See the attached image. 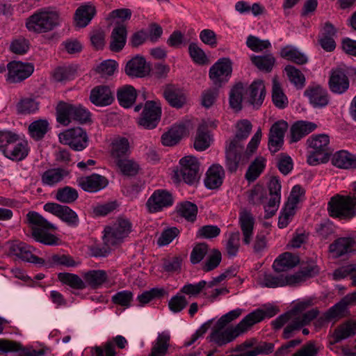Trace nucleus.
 <instances>
[{
	"label": "nucleus",
	"instance_id": "nucleus-1",
	"mask_svg": "<svg viewBox=\"0 0 356 356\" xmlns=\"http://www.w3.org/2000/svg\"><path fill=\"white\" fill-rule=\"evenodd\" d=\"M312 304V299L298 302L290 311L272 321L273 328L279 330L284 325L287 324L284 329L283 337L285 339L292 337L296 331L309 324L318 315L319 312L317 309H312L306 312Z\"/></svg>",
	"mask_w": 356,
	"mask_h": 356
},
{
	"label": "nucleus",
	"instance_id": "nucleus-2",
	"mask_svg": "<svg viewBox=\"0 0 356 356\" xmlns=\"http://www.w3.org/2000/svg\"><path fill=\"white\" fill-rule=\"evenodd\" d=\"M261 131L259 129L248 144L246 151L242 154L243 149L227 144L226 146V166L231 172H236L238 165L245 164L249 158L256 151L260 143Z\"/></svg>",
	"mask_w": 356,
	"mask_h": 356
},
{
	"label": "nucleus",
	"instance_id": "nucleus-3",
	"mask_svg": "<svg viewBox=\"0 0 356 356\" xmlns=\"http://www.w3.org/2000/svg\"><path fill=\"white\" fill-rule=\"evenodd\" d=\"M330 216L341 219H351L356 216V197L337 194L327 203Z\"/></svg>",
	"mask_w": 356,
	"mask_h": 356
},
{
	"label": "nucleus",
	"instance_id": "nucleus-4",
	"mask_svg": "<svg viewBox=\"0 0 356 356\" xmlns=\"http://www.w3.org/2000/svg\"><path fill=\"white\" fill-rule=\"evenodd\" d=\"M58 16L48 8H41L27 18L26 26L29 31L47 33L58 24Z\"/></svg>",
	"mask_w": 356,
	"mask_h": 356
},
{
	"label": "nucleus",
	"instance_id": "nucleus-5",
	"mask_svg": "<svg viewBox=\"0 0 356 356\" xmlns=\"http://www.w3.org/2000/svg\"><path fill=\"white\" fill-rule=\"evenodd\" d=\"M57 120L68 125L72 120L84 123L90 120V112L81 105H72L60 102L56 106Z\"/></svg>",
	"mask_w": 356,
	"mask_h": 356
},
{
	"label": "nucleus",
	"instance_id": "nucleus-6",
	"mask_svg": "<svg viewBox=\"0 0 356 356\" xmlns=\"http://www.w3.org/2000/svg\"><path fill=\"white\" fill-rule=\"evenodd\" d=\"M174 172L177 181L183 180L187 184H195L200 176V163L195 156H184L179 161V168Z\"/></svg>",
	"mask_w": 356,
	"mask_h": 356
},
{
	"label": "nucleus",
	"instance_id": "nucleus-7",
	"mask_svg": "<svg viewBox=\"0 0 356 356\" xmlns=\"http://www.w3.org/2000/svg\"><path fill=\"white\" fill-rule=\"evenodd\" d=\"M131 222L123 218H119L112 225L104 229V243L107 247L120 243L131 232Z\"/></svg>",
	"mask_w": 356,
	"mask_h": 356
},
{
	"label": "nucleus",
	"instance_id": "nucleus-8",
	"mask_svg": "<svg viewBox=\"0 0 356 356\" xmlns=\"http://www.w3.org/2000/svg\"><path fill=\"white\" fill-rule=\"evenodd\" d=\"M224 327L217 323V327L212 330L209 337V341L218 346H222L248 330L243 319L235 327Z\"/></svg>",
	"mask_w": 356,
	"mask_h": 356
},
{
	"label": "nucleus",
	"instance_id": "nucleus-9",
	"mask_svg": "<svg viewBox=\"0 0 356 356\" xmlns=\"http://www.w3.org/2000/svg\"><path fill=\"white\" fill-rule=\"evenodd\" d=\"M59 141L75 151H81L88 145V136L81 127L67 129L58 135Z\"/></svg>",
	"mask_w": 356,
	"mask_h": 356
},
{
	"label": "nucleus",
	"instance_id": "nucleus-10",
	"mask_svg": "<svg viewBox=\"0 0 356 356\" xmlns=\"http://www.w3.org/2000/svg\"><path fill=\"white\" fill-rule=\"evenodd\" d=\"M232 71V62L229 58H220L209 70V78L216 87H221L228 81Z\"/></svg>",
	"mask_w": 356,
	"mask_h": 356
},
{
	"label": "nucleus",
	"instance_id": "nucleus-11",
	"mask_svg": "<svg viewBox=\"0 0 356 356\" xmlns=\"http://www.w3.org/2000/svg\"><path fill=\"white\" fill-rule=\"evenodd\" d=\"M6 81L9 83H18L29 77L34 71L31 63L21 61H11L7 65Z\"/></svg>",
	"mask_w": 356,
	"mask_h": 356
},
{
	"label": "nucleus",
	"instance_id": "nucleus-12",
	"mask_svg": "<svg viewBox=\"0 0 356 356\" xmlns=\"http://www.w3.org/2000/svg\"><path fill=\"white\" fill-rule=\"evenodd\" d=\"M161 108L160 104L154 101H147L144 107L138 124L145 129H154L156 127L161 117Z\"/></svg>",
	"mask_w": 356,
	"mask_h": 356
},
{
	"label": "nucleus",
	"instance_id": "nucleus-13",
	"mask_svg": "<svg viewBox=\"0 0 356 356\" xmlns=\"http://www.w3.org/2000/svg\"><path fill=\"white\" fill-rule=\"evenodd\" d=\"M174 200L170 193L165 190H156L146 202L147 210L150 213H156L173 204Z\"/></svg>",
	"mask_w": 356,
	"mask_h": 356
},
{
	"label": "nucleus",
	"instance_id": "nucleus-14",
	"mask_svg": "<svg viewBox=\"0 0 356 356\" xmlns=\"http://www.w3.org/2000/svg\"><path fill=\"white\" fill-rule=\"evenodd\" d=\"M44 209L56 216L70 226L76 227L79 225V220L76 213L67 206L48 202L44 205Z\"/></svg>",
	"mask_w": 356,
	"mask_h": 356
},
{
	"label": "nucleus",
	"instance_id": "nucleus-15",
	"mask_svg": "<svg viewBox=\"0 0 356 356\" xmlns=\"http://www.w3.org/2000/svg\"><path fill=\"white\" fill-rule=\"evenodd\" d=\"M287 129L288 124L284 120H279L272 125L268 136V148L271 152L275 153L282 148Z\"/></svg>",
	"mask_w": 356,
	"mask_h": 356
},
{
	"label": "nucleus",
	"instance_id": "nucleus-16",
	"mask_svg": "<svg viewBox=\"0 0 356 356\" xmlns=\"http://www.w3.org/2000/svg\"><path fill=\"white\" fill-rule=\"evenodd\" d=\"M35 249L23 242H13L10 245V253L16 257L34 264L40 265L43 263V259L33 254Z\"/></svg>",
	"mask_w": 356,
	"mask_h": 356
},
{
	"label": "nucleus",
	"instance_id": "nucleus-17",
	"mask_svg": "<svg viewBox=\"0 0 356 356\" xmlns=\"http://www.w3.org/2000/svg\"><path fill=\"white\" fill-rule=\"evenodd\" d=\"M131 152V144L129 139L125 136L114 137L110 145V156L113 161L128 157Z\"/></svg>",
	"mask_w": 356,
	"mask_h": 356
},
{
	"label": "nucleus",
	"instance_id": "nucleus-18",
	"mask_svg": "<svg viewBox=\"0 0 356 356\" xmlns=\"http://www.w3.org/2000/svg\"><path fill=\"white\" fill-rule=\"evenodd\" d=\"M128 344L127 340L122 335H117L112 341H108L102 346L92 348V356H117L115 345L120 349H124Z\"/></svg>",
	"mask_w": 356,
	"mask_h": 356
},
{
	"label": "nucleus",
	"instance_id": "nucleus-19",
	"mask_svg": "<svg viewBox=\"0 0 356 356\" xmlns=\"http://www.w3.org/2000/svg\"><path fill=\"white\" fill-rule=\"evenodd\" d=\"M77 184L84 191L95 193L104 188L108 185L106 177L98 174L81 177L77 179Z\"/></svg>",
	"mask_w": 356,
	"mask_h": 356
},
{
	"label": "nucleus",
	"instance_id": "nucleus-20",
	"mask_svg": "<svg viewBox=\"0 0 356 356\" xmlns=\"http://www.w3.org/2000/svg\"><path fill=\"white\" fill-rule=\"evenodd\" d=\"M26 222L32 229L33 236L38 232L56 229V227L35 211H29L26 216Z\"/></svg>",
	"mask_w": 356,
	"mask_h": 356
},
{
	"label": "nucleus",
	"instance_id": "nucleus-21",
	"mask_svg": "<svg viewBox=\"0 0 356 356\" xmlns=\"http://www.w3.org/2000/svg\"><path fill=\"white\" fill-rule=\"evenodd\" d=\"M279 312V309L277 307L273 305L264 306L261 309L254 310L243 320L249 330L254 324L259 323L266 318H272Z\"/></svg>",
	"mask_w": 356,
	"mask_h": 356
},
{
	"label": "nucleus",
	"instance_id": "nucleus-22",
	"mask_svg": "<svg viewBox=\"0 0 356 356\" xmlns=\"http://www.w3.org/2000/svg\"><path fill=\"white\" fill-rule=\"evenodd\" d=\"M163 95L168 103L176 108H182L186 103L185 92L173 85L166 86L163 89Z\"/></svg>",
	"mask_w": 356,
	"mask_h": 356
},
{
	"label": "nucleus",
	"instance_id": "nucleus-23",
	"mask_svg": "<svg viewBox=\"0 0 356 356\" xmlns=\"http://www.w3.org/2000/svg\"><path fill=\"white\" fill-rule=\"evenodd\" d=\"M329 87L332 92L337 94H342L348 90L349 80L343 70L337 68L332 70Z\"/></svg>",
	"mask_w": 356,
	"mask_h": 356
},
{
	"label": "nucleus",
	"instance_id": "nucleus-24",
	"mask_svg": "<svg viewBox=\"0 0 356 356\" xmlns=\"http://www.w3.org/2000/svg\"><path fill=\"white\" fill-rule=\"evenodd\" d=\"M90 100L95 106H106L112 104L114 97L108 86H97L91 90Z\"/></svg>",
	"mask_w": 356,
	"mask_h": 356
},
{
	"label": "nucleus",
	"instance_id": "nucleus-25",
	"mask_svg": "<svg viewBox=\"0 0 356 356\" xmlns=\"http://www.w3.org/2000/svg\"><path fill=\"white\" fill-rule=\"evenodd\" d=\"M316 128L317 124L312 122L305 120L295 122L290 128V143H297Z\"/></svg>",
	"mask_w": 356,
	"mask_h": 356
},
{
	"label": "nucleus",
	"instance_id": "nucleus-26",
	"mask_svg": "<svg viewBox=\"0 0 356 356\" xmlns=\"http://www.w3.org/2000/svg\"><path fill=\"white\" fill-rule=\"evenodd\" d=\"M314 108H322L327 105L329 98L327 90L320 86L308 87L304 92Z\"/></svg>",
	"mask_w": 356,
	"mask_h": 356
},
{
	"label": "nucleus",
	"instance_id": "nucleus-27",
	"mask_svg": "<svg viewBox=\"0 0 356 356\" xmlns=\"http://www.w3.org/2000/svg\"><path fill=\"white\" fill-rule=\"evenodd\" d=\"M248 102L254 108H258L263 104L266 95L264 81L257 80L252 82L246 92Z\"/></svg>",
	"mask_w": 356,
	"mask_h": 356
},
{
	"label": "nucleus",
	"instance_id": "nucleus-28",
	"mask_svg": "<svg viewBox=\"0 0 356 356\" xmlns=\"http://www.w3.org/2000/svg\"><path fill=\"white\" fill-rule=\"evenodd\" d=\"M150 67L144 58L137 56L126 65L125 72L129 76L144 77L149 74Z\"/></svg>",
	"mask_w": 356,
	"mask_h": 356
},
{
	"label": "nucleus",
	"instance_id": "nucleus-29",
	"mask_svg": "<svg viewBox=\"0 0 356 356\" xmlns=\"http://www.w3.org/2000/svg\"><path fill=\"white\" fill-rule=\"evenodd\" d=\"M69 175V170L63 168H49L42 174L41 182L43 186L53 187L61 182Z\"/></svg>",
	"mask_w": 356,
	"mask_h": 356
},
{
	"label": "nucleus",
	"instance_id": "nucleus-30",
	"mask_svg": "<svg viewBox=\"0 0 356 356\" xmlns=\"http://www.w3.org/2000/svg\"><path fill=\"white\" fill-rule=\"evenodd\" d=\"M239 225L243 234V242L245 245H250L253 237L254 218L248 211L240 212Z\"/></svg>",
	"mask_w": 356,
	"mask_h": 356
},
{
	"label": "nucleus",
	"instance_id": "nucleus-31",
	"mask_svg": "<svg viewBox=\"0 0 356 356\" xmlns=\"http://www.w3.org/2000/svg\"><path fill=\"white\" fill-rule=\"evenodd\" d=\"M329 249L335 257H339L356 250V239L352 237L339 238L330 245Z\"/></svg>",
	"mask_w": 356,
	"mask_h": 356
},
{
	"label": "nucleus",
	"instance_id": "nucleus-32",
	"mask_svg": "<svg viewBox=\"0 0 356 356\" xmlns=\"http://www.w3.org/2000/svg\"><path fill=\"white\" fill-rule=\"evenodd\" d=\"M252 128V124L249 120H241L238 121L236 124L235 136L230 140L228 144L243 149L244 142L248 138Z\"/></svg>",
	"mask_w": 356,
	"mask_h": 356
},
{
	"label": "nucleus",
	"instance_id": "nucleus-33",
	"mask_svg": "<svg viewBox=\"0 0 356 356\" xmlns=\"http://www.w3.org/2000/svg\"><path fill=\"white\" fill-rule=\"evenodd\" d=\"M331 163L341 169L356 168V155L346 150H339L332 155Z\"/></svg>",
	"mask_w": 356,
	"mask_h": 356
},
{
	"label": "nucleus",
	"instance_id": "nucleus-34",
	"mask_svg": "<svg viewBox=\"0 0 356 356\" xmlns=\"http://www.w3.org/2000/svg\"><path fill=\"white\" fill-rule=\"evenodd\" d=\"M224 177L222 167L218 164L213 165L207 172L204 185L209 189H216L221 186Z\"/></svg>",
	"mask_w": 356,
	"mask_h": 356
},
{
	"label": "nucleus",
	"instance_id": "nucleus-35",
	"mask_svg": "<svg viewBox=\"0 0 356 356\" xmlns=\"http://www.w3.org/2000/svg\"><path fill=\"white\" fill-rule=\"evenodd\" d=\"M318 273L316 268L305 267L294 274L284 275V286H298Z\"/></svg>",
	"mask_w": 356,
	"mask_h": 356
},
{
	"label": "nucleus",
	"instance_id": "nucleus-36",
	"mask_svg": "<svg viewBox=\"0 0 356 356\" xmlns=\"http://www.w3.org/2000/svg\"><path fill=\"white\" fill-rule=\"evenodd\" d=\"M170 335L168 331L159 333L152 343L151 352L148 356H165L170 347Z\"/></svg>",
	"mask_w": 356,
	"mask_h": 356
},
{
	"label": "nucleus",
	"instance_id": "nucleus-37",
	"mask_svg": "<svg viewBox=\"0 0 356 356\" xmlns=\"http://www.w3.org/2000/svg\"><path fill=\"white\" fill-rule=\"evenodd\" d=\"M127 29L124 25L116 26L111 35L110 49L114 52L121 51L126 44Z\"/></svg>",
	"mask_w": 356,
	"mask_h": 356
},
{
	"label": "nucleus",
	"instance_id": "nucleus-38",
	"mask_svg": "<svg viewBox=\"0 0 356 356\" xmlns=\"http://www.w3.org/2000/svg\"><path fill=\"white\" fill-rule=\"evenodd\" d=\"M95 13V8L91 4H86L79 7L74 16L76 25L81 28L86 26L94 17Z\"/></svg>",
	"mask_w": 356,
	"mask_h": 356
},
{
	"label": "nucleus",
	"instance_id": "nucleus-39",
	"mask_svg": "<svg viewBox=\"0 0 356 356\" xmlns=\"http://www.w3.org/2000/svg\"><path fill=\"white\" fill-rule=\"evenodd\" d=\"M28 152L27 142L22 140L19 136L17 142L9 147L8 150H6L4 156L13 161H22L27 156Z\"/></svg>",
	"mask_w": 356,
	"mask_h": 356
},
{
	"label": "nucleus",
	"instance_id": "nucleus-40",
	"mask_svg": "<svg viewBox=\"0 0 356 356\" xmlns=\"http://www.w3.org/2000/svg\"><path fill=\"white\" fill-rule=\"evenodd\" d=\"M298 261L296 256L290 252H284L274 261L273 268L276 272H284L296 266Z\"/></svg>",
	"mask_w": 356,
	"mask_h": 356
},
{
	"label": "nucleus",
	"instance_id": "nucleus-41",
	"mask_svg": "<svg viewBox=\"0 0 356 356\" xmlns=\"http://www.w3.org/2000/svg\"><path fill=\"white\" fill-rule=\"evenodd\" d=\"M136 90L129 85L120 88L117 92V98L120 106L124 108L131 107L136 101Z\"/></svg>",
	"mask_w": 356,
	"mask_h": 356
},
{
	"label": "nucleus",
	"instance_id": "nucleus-42",
	"mask_svg": "<svg viewBox=\"0 0 356 356\" xmlns=\"http://www.w3.org/2000/svg\"><path fill=\"white\" fill-rule=\"evenodd\" d=\"M184 133L185 127L183 124H175L162 135V144L165 146H173L179 143Z\"/></svg>",
	"mask_w": 356,
	"mask_h": 356
},
{
	"label": "nucleus",
	"instance_id": "nucleus-43",
	"mask_svg": "<svg viewBox=\"0 0 356 356\" xmlns=\"http://www.w3.org/2000/svg\"><path fill=\"white\" fill-rule=\"evenodd\" d=\"M307 142L313 151L328 155L330 138L327 134L313 135L307 139Z\"/></svg>",
	"mask_w": 356,
	"mask_h": 356
},
{
	"label": "nucleus",
	"instance_id": "nucleus-44",
	"mask_svg": "<svg viewBox=\"0 0 356 356\" xmlns=\"http://www.w3.org/2000/svg\"><path fill=\"white\" fill-rule=\"evenodd\" d=\"M280 56L298 65H303L307 63L308 58L302 52L300 51L295 47L288 45L280 50Z\"/></svg>",
	"mask_w": 356,
	"mask_h": 356
},
{
	"label": "nucleus",
	"instance_id": "nucleus-45",
	"mask_svg": "<svg viewBox=\"0 0 356 356\" xmlns=\"http://www.w3.org/2000/svg\"><path fill=\"white\" fill-rule=\"evenodd\" d=\"M40 266H44L47 268H51L54 266H64L66 267H74L76 263L72 257L65 254H53L43 259V263Z\"/></svg>",
	"mask_w": 356,
	"mask_h": 356
},
{
	"label": "nucleus",
	"instance_id": "nucleus-46",
	"mask_svg": "<svg viewBox=\"0 0 356 356\" xmlns=\"http://www.w3.org/2000/svg\"><path fill=\"white\" fill-rule=\"evenodd\" d=\"M121 173L125 176H135L140 170V165L132 159L124 157L114 161Z\"/></svg>",
	"mask_w": 356,
	"mask_h": 356
},
{
	"label": "nucleus",
	"instance_id": "nucleus-47",
	"mask_svg": "<svg viewBox=\"0 0 356 356\" xmlns=\"http://www.w3.org/2000/svg\"><path fill=\"white\" fill-rule=\"evenodd\" d=\"M83 278L86 286L89 285L97 289L106 281L107 274L103 270H93L84 273Z\"/></svg>",
	"mask_w": 356,
	"mask_h": 356
},
{
	"label": "nucleus",
	"instance_id": "nucleus-48",
	"mask_svg": "<svg viewBox=\"0 0 356 356\" xmlns=\"http://www.w3.org/2000/svg\"><path fill=\"white\" fill-rule=\"evenodd\" d=\"M250 60L259 70L270 72L275 63V58L271 54L256 56L252 55Z\"/></svg>",
	"mask_w": 356,
	"mask_h": 356
},
{
	"label": "nucleus",
	"instance_id": "nucleus-49",
	"mask_svg": "<svg viewBox=\"0 0 356 356\" xmlns=\"http://www.w3.org/2000/svg\"><path fill=\"white\" fill-rule=\"evenodd\" d=\"M259 284L263 287L277 288L284 286V275H275L270 273H264L260 275Z\"/></svg>",
	"mask_w": 356,
	"mask_h": 356
},
{
	"label": "nucleus",
	"instance_id": "nucleus-50",
	"mask_svg": "<svg viewBox=\"0 0 356 356\" xmlns=\"http://www.w3.org/2000/svg\"><path fill=\"white\" fill-rule=\"evenodd\" d=\"M58 280L63 284L72 289L81 290L86 288V283L77 275L70 273H60L58 274Z\"/></svg>",
	"mask_w": 356,
	"mask_h": 356
},
{
	"label": "nucleus",
	"instance_id": "nucleus-51",
	"mask_svg": "<svg viewBox=\"0 0 356 356\" xmlns=\"http://www.w3.org/2000/svg\"><path fill=\"white\" fill-rule=\"evenodd\" d=\"M211 143V138L204 126H200L194 140V147L197 151L207 149Z\"/></svg>",
	"mask_w": 356,
	"mask_h": 356
},
{
	"label": "nucleus",
	"instance_id": "nucleus-52",
	"mask_svg": "<svg viewBox=\"0 0 356 356\" xmlns=\"http://www.w3.org/2000/svg\"><path fill=\"white\" fill-rule=\"evenodd\" d=\"M355 334H356V327H355L352 321H347L334 331L333 343H338Z\"/></svg>",
	"mask_w": 356,
	"mask_h": 356
},
{
	"label": "nucleus",
	"instance_id": "nucleus-53",
	"mask_svg": "<svg viewBox=\"0 0 356 356\" xmlns=\"http://www.w3.org/2000/svg\"><path fill=\"white\" fill-rule=\"evenodd\" d=\"M49 126L47 120L40 119L33 122L29 127L31 136L35 140H40L48 131Z\"/></svg>",
	"mask_w": 356,
	"mask_h": 356
},
{
	"label": "nucleus",
	"instance_id": "nucleus-54",
	"mask_svg": "<svg viewBox=\"0 0 356 356\" xmlns=\"http://www.w3.org/2000/svg\"><path fill=\"white\" fill-rule=\"evenodd\" d=\"M289 80L297 89H302L305 85V77L300 70L293 65H289L285 67Z\"/></svg>",
	"mask_w": 356,
	"mask_h": 356
},
{
	"label": "nucleus",
	"instance_id": "nucleus-55",
	"mask_svg": "<svg viewBox=\"0 0 356 356\" xmlns=\"http://www.w3.org/2000/svg\"><path fill=\"white\" fill-rule=\"evenodd\" d=\"M272 100L278 108H284L288 105V99L275 79L273 80Z\"/></svg>",
	"mask_w": 356,
	"mask_h": 356
},
{
	"label": "nucleus",
	"instance_id": "nucleus-56",
	"mask_svg": "<svg viewBox=\"0 0 356 356\" xmlns=\"http://www.w3.org/2000/svg\"><path fill=\"white\" fill-rule=\"evenodd\" d=\"M16 108L19 114L27 115L34 113L39 109V102L33 98H22L17 104Z\"/></svg>",
	"mask_w": 356,
	"mask_h": 356
},
{
	"label": "nucleus",
	"instance_id": "nucleus-57",
	"mask_svg": "<svg viewBox=\"0 0 356 356\" xmlns=\"http://www.w3.org/2000/svg\"><path fill=\"white\" fill-rule=\"evenodd\" d=\"M240 248V234L238 232L229 234L227 239L225 242V248L229 258L235 257Z\"/></svg>",
	"mask_w": 356,
	"mask_h": 356
},
{
	"label": "nucleus",
	"instance_id": "nucleus-58",
	"mask_svg": "<svg viewBox=\"0 0 356 356\" xmlns=\"http://www.w3.org/2000/svg\"><path fill=\"white\" fill-rule=\"evenodd\" d=\"M266 166V160L263 157H257L249 166L245 178L248 181H254L263 172Z\"/></svg>",
	"mask_w": 356,
	"mask_h": 356
},
{
	"label": "nucleus",
	"instance_id": "nucleus-59",
	"mask_svg": "<svg viewBox=\"0 0 356 356\" xmlns=\"http://www.w3.org/2000/svg\"><path fill=\"white\" fill-rule=\"evenodd\" d=\"M178 214L190 222H193L196 219L197 207L190 202H184L177 206Z\"/></svg>",
	"mask_w": 356,
	"mask_h": 356
},
{
	"label": "nucleus",
	"instance_id": "nucleus-60",
	"mask_svg": "<svg viewBox=\"0 0 356 356\" xmlns=\"http://www.w3.org/2000/svg\"><path fill=\"white\" fill-rule=\"evenodd\" d=\"M243 90V85L241 83H238L235 85L230 91L229 104L230 106L236 111L241 109Z\"/></svg>",
	"mask_w": 356,
	"mask_h": 356
},
{
	"label": "nucleus",
	"instance_id": "nucleus-61",
	"mask_svg": "<svg viewBox=\"0 0 356 356\" xmlns=\"http://www.w3.org/2000/svg\"><path fill=\"white\" fill-rule=\"evenodd\" d=\"M78 197L77 191L70 186L59 188L56 194V199L58 201L67 204L74 202L77 200Z\"/></svg>",
	"mask_w": 356,
	"mask_h": 356
},
{
	"label": "nucleus",
	"instance_id": "nucleus-62",
	"mask_svg": "<svg viewBox=\"0 0 356 356\" xmlns=\"http://www.w3.org/2000/svg\"><path fill=\"white\" fill-rule=\"evenodd\" d=\"M188 303V301L186 297L181 292H179L170 299L168 307L172 312L179 313L187 306Z\"/></svg>",
	"mask_w": 356,
	"mask_h": 356
},
{
	"label": "nucleus",
	"instance_id": "nucleus-63",
	"mask_svg": "<svg viewBox=\"0 0 356 356\" xmlns=\"http://www.w3.org/2000/svg\"><path fill=\"white\" fill-rule=\"evenodd\" d=\"M19 136L9 131H0V151L5 154L6 150L17 142Z\"/></svg>",
	"mask_w": 356,
	"mask_h": 356
},
{
	"label": "nucleus",
	"instance_id": "nucleus-64",
	"mask_svg": "<svg viewBox=\"0 0 356 356\" xmlns=\"http://www.w3.org/2000/svg\"><path fill=\"white\" fill-rule=\"evenodd\" d=\"M274 350V344L266 341L260 342L252 350L240 354L239 356H257L259 355H268Z\"/></svg>",
	"mask_w": 356,
	"mask_h": 356
}]
</instances>
